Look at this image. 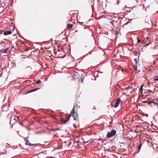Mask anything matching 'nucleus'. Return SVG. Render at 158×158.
<instances>
[{
    "label": "nucleus",
    "mask_w": 158,
    "mask_h": 158,
    "mask_svg": "<svg viewBox=\"0 0 158 158\" xmlns=\"http://www.w3.org/2000/svg\"><path fill=\"white\" fill-rule=\"evenodd\" d=\"M116 133V131L114 130H112L110 132H109L107 134V136L108 138H110L114 136Z\"/></svg>",
    "instance_id": "f257e3e1"
},
{
    "label": "nucleus",
    "mask_w": 158,
    "mask_h": 158,
    "mask_svg": "<svg viewBox=\"0 0 158 158\" xmlns=\"http://www.w3.org/2000/svg\"><path fill=\"white\" fill-rule=\"evenodd\" d=\"M120 101L121 99L120 98H118L117 99V101L115 103V105L114 106V107L115 108H116L118 106Z\"/></svg>",
    "instance_id": "f03ea898"
},
{
    "label": "nucleus",
    "mask_w": 158,
    "mask_h": 158,
    "mask_svg": "<svg viewBox=\"0 0 158 158\" xmlns=\"http://www.w3.org/2000/svg\"><path fill=\"white\" fill-rule=\"evenodd\" d=\"M24 141L25 142V144L26 145L28 146H32L33 145V144L30 143H29V141L27 139H26V138L24 139Z\"/></svg>",
    "instance_id": "7ed1b4c3"
},
{
    "label": "nucleus",
    "mask_w": 158,
    "mask_h": 158,
    "mask_svg": "<svg viewBox=\"0 0 158 158\" xmlns=\"http://www.w3.org/2000/svg\"><path fill=\"white\" fill-rule=\"evenodd\" d=\"M11 33H12V31H5L3 33V34L5 35H10V34H11Z\"/></svg>",
    "instance_id": "20e7f679"
},
{
    "label": "nucleus",
    "mask_w": 158,
    "mask_h": 158,
    "mask_svg": "<svg viewBox=\"0 0 158 158\" xmlns=\"http://www.w3.org/2000/svg\"><path fill=\"white\" fill-rule=\"evenodd\" d=\"M74 108L73 107V109L72 110V111L71 112V114H72V115L73 116L74 120H76L77 118L75 117V116H74V115L73 114H74Z\"/></svg>",
    "instance_id": "39448f33"
},
{
    "label": "nucleus",
    "mask_w": 158,
    "mask_h": 158,
    "mask_svg": "<svg viewBox=\"0 0 158 158\" xmlns=\"http://www.w3.org/2000/svg\"><path fill=\"white\" fill-rule=\"evenodd\" d=\"M142 146V144L141 143H140L138 145V152H139L140 151V150Z\"/></svg>",
    "instance_id": "423d86ee"
},
{
    "label": "nucleus",
    "mask_w": 158,
    "mask_h": 158,
    "mask_svg": "<svg viewBox=\"0 0 158 158\" xmlns=\"http://www.w3.org/2000/svg\"><path fill=\"white\" fill-rule=\"evenodd\" d=\"M73 26L72 24L69 23L67 26V28L68 29H70L73 27Z\"/></svg>",
    "instance_id": "0eeeda50"
},
{
    "label": "nucleus",
    "mask_w": 158,
    "mask_h": 158,
    "mask_svg": "<svg viewBox=\"0 0 158 158\" xmlns=\"http://www.w3.org/2000/svg\"><path fill=\"white\" fill-rule=\"evenodd\" d=\"M152 103H154L155 104V105L156 104L158 106V103H156L153 101H150V102H148V105H150Z\"/></svg>",
    "instance_id": "6e6552de"
},
{
    "label": "nucleus",
    "mask_w": 158,
    "mask_h": 158,
    "mask_svg": "<svg viewBox=\"0 0 158 158\" xmlns=\"http://www.w3.org/2000/svg\"><path fill=\"white\" fill-rule=\"evenodd\" d=\"M134 61L135 62V64L134 65H137L138 60L137 58H135L134 59Z\"/></svg>",
    "instance_id": "1a4fd4ad"
},
{
    "label": "nucleus",
    "mask_w": 158,
    "mask_h": 158,
    "mask_svg": "<svg viewBox=\"0 0 158 158\" xmlns=\"http://www.w3.org/2000/svg\"><path fill=\"white\" fill-rule=\"evenodd\" d=\"M4 52L5 53H7L8 52V51H9V48H7L5 49L4 50Z\"/></svg>",
    "instance_id": "9d476101"
},
{
    "label": "nucleus",
    "mask_w": 158,
    "mask_h": 158,
    "mask_svg": "<svg viewBox=\"0 0 158 158\" xmlns=\"http://www.w3.org/2000/svg\"><path fill=\"white\" fill-rule=\"evenodd\" d=\"M134 69L136 71L137 70V65H134Z\"/></svg>",
    "instance_id": "9b49d317"
},
{
    "label": "nucleus",
    "mask_w": 158,
    "mask_h": 158,
    "mask_svg": "<svg viewBox=\"0 0 158 158\" xmlns=\"http://www.w3.org/2000/svg\"><path fill=\"white\" fill-rule=\"evenodd\" d=\"M41 82V81L40 80H38L35 82L36 84H39Z\"/></svg>",
    "instance_id": "f8f14e48"
},
{
    "label": "nucleus",
    "mask_w": 158,
    "mask_h": 158,
    "mask_svg": "<svg viewBox=\"0 0 158 158\" xmlns=\"http://www.w3.org/2000/svg\"><path fill=\"white\" fill-rule=\"evenodd\" d=\"M154 80L156 81H158V76L156 78H155V79H154Z\"/></svg>",
    "instance_id": "ddd939ff"
},
{
    "label": "nucleus",
    "mask_w": 158,
    "mask_h": 158,
    "mask_svg": "<svg viewBox=\"0 0 158 158\" xmlns=\"http://www.w3.org/2000/svg\"><path fill=\"white\" fill-rule=\"evenodd\" d=\"M35 90V91L39 89V88H37L34 89Z\"/></svg>",
    "instance_id": "4468645a"
},
{
    "label": "nucleus",
    "mask_w": 158,
    "mask_h": 158,
    "mask_svg": "<svg viewBox=\"0 0 158 158\" xmlns=\"http://www.w3.org/2000/svg\"><path fill=\"white\" fill-rule=\"evenodd\" d=\"M26 68H29L30 70H31V68L29 66L27 67Z\"/></svg>",
    "instance_id": "2eb2a0df"
},
{
    "label": "nucleus",
    "mask_w": 158,
    "mask_h": 158,
    "mask_svg": "<svg viewBox=\"0 0 158 158\" xmlns=\"http://www.w3.org/2000/svg\"><path fill=\"white\" fill-rule=\"evenodd\" d=\"M79 23H80V24L81 25H83V23H84L83 22H79Z\"/></svg>",
    "instance_id": "dca6fc26"
},
{
    "label": "nucleus",
    "mask_w": 158,
    "mask_h": 158,
    "mask_svg": "<svg viewBox=\"0 0 158 158\" xmlns=\"http://www.w3.org/2000/svg\"><path fill=\"white\" fill-rule=\"evenodd\" d=\"M31 90H30V91H28V92L27 93V94L28 93H31Z\"/></svg>",
    "instance_id": "f3484780"
},
{
    "label": "nucleus",
    "mask_w": 158,
    "mask_h": 158,
    "mask_svg": "<svg viewBox=\"0 0 158 158\" xmlns=\"http://www.w3.org/2000/svg\"><path fill=\"white\" fill-rule=\"evenodd\" d=\"M69 119V118H68V119L67 120L65 121L64 122V123H65L68 121V120Z\"/></svg>",
    "instance_id": "a211bd4d"
},
{
    "label": "nucleus",
    "mask_w": 158,
    "mask_h": 158,
    "mask_svg": "<svg viewBox=\"0 0 158 158\" xmlns=\"http://www.w3.org/2000/svg\"><path fill=\"white\" fill-rule=\"evenodd\" d=\"M34 91H35V90H34V89H33L32 90H31V92H34Z\"/></svg>",
    "instance_id": "6ab92c4d"
},
{
    "label": "nucleus",
    "mask_w": 158,
    "mask_h": 158,
    "mask_svg": "<svg viewBox=\"0 0 158 158\" xmlns=\"http://www.w3.org/2000/svg\"><path fill=\"white\" fill-rule=\"evenodd\" d=\"M138 42H140V40H139V39H138Z\"/></svg>",
    "instance_id": "aec40b11"
},
{
    "label": "nucleus",
    "mask_w": 158,
    "mask_h": 158,
    "mask_svg": "<svg viewBox=\"0 0 158 158\" xmlns=\"http://www.w3.org/2000/svg\"><path fill=\"white\" fill-rule=\"evenodd\" d=\"M77 143H80V141H77Z\"/></svg>",
    "instance_id": "412c9836"
}]
</instances>
